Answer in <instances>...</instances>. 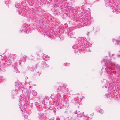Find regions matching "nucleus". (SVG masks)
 <instances>
[{"instance_id": "f257e3e1", "label": "nucleus", "mask_w": 120, "mask_h": 120, "mask_svg": "<svg viewBox=\"0 0 120 120\" xmlns=\"http://www.w3.org/2000/svg\"><path fill=\"white\" fill-rule=\"evenodd\" d=\"M101 63L104 65L102 69H105L107 72L108 78H114L116 73L115 70H117L120 71V66L112 63L109 60L103 59Z\"/></svg>"}, {"instance_id": "f03ea898", "label": "nucleus", "mask_w": 120, "mask_h": 120, "mask_svg": "<svg viewBox=\"0 0 120 120\" xmlns=\"http://www.w3.org/2000/svg\"><path fill=\"white\" fill-rule=\"evenodd\" d=\"M21 90V91L20 92H21L20 93L21 94L22 92L23 94H21V96L22 95L21 97L22 96L23 97L19 100V102L20 103V105H19V106L20 109V110L23 111V110L26 107V106L24 105L27 102V100L26 99V97H27V93L26 92H24L23 93V90L22 89Z\"/></svg>"}, {"instance_id": "7ed1b4c3", "label": "nucleus", "mask_w": 120, "mask_h": 120, "mask_svg": "<svg viewBox=\"0 0 120 120\" xmlns=\"http://www.w3.org/2000/svg\"><path fill=\"white\" fill-rule=\"evenodd\" d=\"M73 49H75V53L78 52L79 51V53H81V52L84 53L85 52L84 51L82 50L84 48L83 47V46L80 45L79 44H77L76 43L75 44L72 46Z\"/></svg>"}, {"instance_id": "20e7f679", "label": "nucleus", "mask_w": 120, "mask_h": 120, "mask_svg": "<svg viewBox=\"0 0 120 120\" xmlns=\"http://www.w3.org/2000/svg\"><path fill=\"white\" fill-rule=\"evenodd\" d=\"M67 86L65 84H63L62 86H59L57 89V91H59L61 94H67L68 93V90L66 87Z\"/></svg>"}, {"instance_id": "39448f33", "label": "nucleus", "mask_w": 120, "mask_h": 120, "mask_svg": "<svg viewBox=\"0 0 120 120\" xmlns=\"http://www.w3.org/2000/svg\"><path fill=\"white\" fill-rule=\"evenodd\" d=\"M112 5H111V3L109 2H108L107 4H106V6H110V8L112 9L113 11L112 12H115L116 13H120V7L117 8V6L115 5L114 4H112Z\"/></svg>"}, {"instance_id": "423d86ee", "label": "nucleus", "mask_w": 120, "mask_h": 120, "mask_svg": "<svg viewBox=\"0 0 120 120\" xmlns=\"http://www.w3.org/2000/svg\"><path fill=\"white\" fill-rule=\"evenodd\" d=\"M66 33L69 37L70 38H75L73 35L75 34V31L74 30L72 29L71 28L68 29Z\"/></svg>"}, {"instance_id": "0eeeda50", "label": "nucleus", "mask_w": 120, "mask_h": 120, "mask_svg": "<svg viewBox=\"0 0 120 120\" xmlns=\"http://www.w3.org/2000/svg\"><path fill=\"white\" fill-rule=\"evenodd\" d=\"M15 6L18 8V9H16V10L18 14H19L21 15H24V14L25 13V12L24 10L22 9V8H20L19 4L16 3Z\"/></svg>"}, {"instance_id": "6e6552de", "label": "nucleus", "mask_w": 120, "mask_h": 120, "mask_svg": "<svg viewBox=\"0 0 120 120\" xmlns=\"http://www.w3.org/2000/svg\"><path fill=\"white\" fill-rule=\"evenodd\" d=\"M102 84L103 85H104L103 86H102L103 88L105 87V88L107 87H108V88L109 90H112V87H111L110 88L109 87V84L108 81H107L105 79H104L103 80V81L102 82Z\"/></svg>"}, {"instance_id": "1a4fd4ad", "label": "nucleus", "mask_w": 120, "mask_h": 120, "mask_svg": "<svg viewBox=\"0 0 120 120\" xmlns=\"http://www.w3.org/2000/svg\"><path fill=\"white\" fill-rule=\"evenodd\" d=\"M47 34V36L48 38H52L54 39V38H55L56 37V34H55L54 32H50L49 33Z\"/></svg>"}, {"instance_id": "9d476101", "label": "nucleus", "mask_w": 120, "mask_h": 120, "mask_svg": "<svg viewBox=\"0 0 120 120\" xmlns=\"http://www.w3.org/2000/svg\"><path fill=\"white\" fill-rule=\"evenodd\" d=\"M73 113L75 114L77 113V116L78 117H81L82 116H85V115L83 113V112L82 113H81L79 111V112H77V111H75Z\"/></svg>"}, {"instance_id": "9b49d317", "label": "nucleus", "mask_w": 120, "mask_h": 120, "mask_svg": "<svg viewBox=\"0 0 120 120\" xmlns=\"http://www.w3.org/2000/svg\"><path fill=\"white\" fill-rule=\"evenodd\" d=\"M10 57H8L7 60H6V61H5V63L4 64V65L6 66L8 65H9L10 64L12 63V61L11 60H8L9 59H10Z\"/></svg>"}, {"instance_id": "f8f14e48", "label": "nucleus", "mask_w": 120, "mask_h": 120, "mask_svg": "<svg viewBox=\"0 0 120 120\" xmlns=\"http://www.w3.org/2000/svg\"><path fill=\"white\" fill-rule=\"evenodd\" d=\"M35 105L38 111H40L41 110V106L39 105V104L37 102H35Z\"/></svg>"}, {"instance_id": "ddd939ff", "label": "nucleus", "mask_w": 120, "mask_h": 120, "mask_svg": "<svg viewBox=\"0 0 120 120\" xmlns=\"http://www.w3.org/2000/svg\"><path fill=\"white\" fill-rule=\"evenodd\" d=\"M39 117L41 120H44L45 118V117L43 116V114L42 112H40L38 114Z\"/></svg>"}, {"instance_id": "4468645a", "label": "nucleus", "mask_w": 120, "mask_h": 120, "mask_svg": "<svg viewBox=\"0 0 120 120\" xmlns=\"http://www.w3.org/2000/svg\"><path fill=\"white\" fill-rule=\"evenodd\" d=\"M84 44L85 46V47L83 48H84V49L83 50H84V48H88V47H89V46L90 47L92 45V44H90V43L88 42L87 41Z\"/></svg>"}, {"instance_id": "2eb2a0df", "label": "nucleus", "mask_w": 120, "mask_h": 120, "mask_svg": "<svg viewBox=\"0 0 120 120\" xmlns=\"http://www.w3.org/2000/svg\"><path fill=\"white\" fill-rule=\"evenodd\" d=\"M61 102V101H58L56 102V105L58 106H59L60 109H61L62 106Z\"/></svg>"}, {"instance_id": "dca6fc26", "label": "nucleus", "mask_w": 120, "mask_h": 120, "mask_svg": "<svg viewBox=\"0 0 120 120\" xmlns=\"http://www.w3.org/2000/svg\"><path fill=\"white\" fill-rule=\"evenodd\" d=\"M76 43H78V44H79L80 45H81L82 43L81 38H79L78 39L77 41H76Z\"/></svg>"}, {"instance_id": "f3484780", "label": "nucleus", "mask_w": 120, "mask_h": 120, "mask_svg": "<svg viewBox=\"0 0 120 120\" xmlns=\"http://www.w3.org/2000/svg\"><path fill=\"white\" fill-rule=\"evenodd\" d=\"M43 58L46 61H47L49 59V57L48 55H44L43 56Z\"/></svg>"}, {"instance_id": "a211bd4d", "label": "nucleus", "mask_w": 120, "mask_h": 120, "mask_svg": "<svg viewBox=\"0 0 120 120\" xmlns=\"http://www.w3.org/2000/svg\"><path fill=\"white\" fill-rule=\"evenodd\" d=\"M90 19V18L89 17L88 18L86 17L85 18V20L86 21H87L88 22L87 23V24H90L91 23V20Z\"/></svg>"}, {"instance_id": "6ab92c4d", "label": "nucleus", "mask_w": 120, "mask_h": 120, "mask_svg": "<svg viewBox=\"0 0 120 120\" xmlns=\"http://www.w3.org/2000/svg\"><path fill=\"white\" fill-rule=\"evenodd\" d=\"M81 38V39H82V42H83L84 44L86 42H87V41L85 37H83Z\"/></svg>"}, {"instance_id": "aec40b11", "label": "nucleus", "mask_w": 120, "mask_h": 120, "mask_svg": "<svg viewBox=\"0 0 120 120\" xmlns=\"http://www.w3.org/2000/svg\"><path fill=\"white\" fill-rule=\"evenodd\" d=\"M22 29L24 31V32H26V33H31V32L29 30H28L27 29H25L24 30V29Z\"/></svg>"}, {"instance_id": "412c9836", "label": "nucleus", "mask_w": 120, "mask_h": 120, "mask_svg": "<svg viewBox=\"0 0 120 120\" xmlns=\"http://www.w3.org/2000/svg\"><path fill=\"white\" fill-rule=\"evenodd\" d=\"M112 41L113 42H114V41H115V44H119V43H120V41L118 40H116L114 39H113Z\"/></svg>"}, {"instance_id": "4be33fe9", "label": "nucleus", "mask_w": 120, "mask_h": 120, "mask_svg": "<svg viewBox=\"0 0 120 120\" xmlns=\"http://www.w3.org/2000/svg\"><path fill=\"white\" fill-rule=\"evenodd\" d=\"M12 94L13 95L16 94L17 93V92L16 90H13L12 91Z\"/></svg>"}, {"instance_id": "5701e85b", "label": "nucleus", "mask_w": 120, "mask_h": 120, "mask_svg": "<svg viewBox=\"0 0 120 120\" xmlns=\"http://www.w3.org/2000/svg\"><path fill=\"white\" fill-rule=\"evenodd\" d=\"M55 1H57V3L60 2L61 3H64V1H66V0H55Z\"/></svg>"}, {"instance_id": "b1692460", "label": "nucleus", "mask_w": 120, "mask_h": 120, "mask_svg": "<svg viewBox=\"0 0 120 120\" xmlns=\"http://www.w3.org/2000/svg\"><path fill=\"white\" fill-rule=\"evenodd\" d=\"M27 70H28L29 71H34L33 68L32 67H30L27 68Z\"/></svg>"}, {"instance_id": "393cba45", "label": "nucleus", "mask_w": 120, "mask_h": 120, "mask_svg": "<svg viewBox=\"0 0 120 120\" xmlns=\"http://www.w3.org/2000/svg\"><path fill=\"white\" fill-rule=\"evenodd\" d=\"M29 27L27 25H24L23 26V27H22V29H24V30L25 29H27Z\"/></svg>"}, {"instance_id": "a878e982", "label": "nucleus", "mask_w": 120, "mask_h": 120, "mask_svg": "<svg viewBox=\"0 0 120 120\" xmlns=\"http://www.w3.org/2000/svg\"><path fill=\"white\" fill-rule=\"evenodd\" d=\"M97 111L100 113L102 114L103 112V110L101 109H99V110H98Z\"/></svg>"}, {"instance_id": "bb28decb", "label": "nucleus", "mask_w": 120, "mask_h": 120, "mask_svg": "<svg viewBox=\"0 0 120 120\" xmlns=\"http://www.w3.org/2000/svg\"><path fill=\"white\" fill-rule=\"evenodd\" d=\"M28 115H26V114L24 116V119L25 120H27V118L28 117Z\"/></svg>"}, {"instance_id": "cd10ccee", "label": "nucleus", "mask_w": 120, "mask_h": 120, "mask_svg": "<svg viewBox=\"0 0 120 120\" xmlns=\"http://www.w3.org/2000/svg\"><path fill=\"white\" fill-rule=\"evenodd\" d=\"M42 64H43V65H45V66L46 67H47L48 66H47V64H46L45 62V61H43L42 62Z\"/></svg>"}, {"instance_id": "c85d7f7f", "label": "nucleus", "mask_w": 120, "mask_h": 120, "mask_svg": "<svg viewBox=\"0 0 120 120\" xmlns=\"http://www.w3.org/2000/svg\"><path fill=\"white\" fill-rule=\"evenodd\" d=\"M27 57V56L26 55L23 56V61L24 62L26 61V58Z\"/></svg>"}, {"instance_id": "c756f323", "label": "nucleus", "mask_w": 120, "mask_h": 120, "mask_svg": "<svg viewBox=\"0 0 120 120\" xmlns=\"http://www.w3.org/2000/svg\"><path fill=\"white\" fill-rule=\"evenodd\" d=\"M5 80V79H3V78L1 77L0 78V82H2L3 81Z\"/></svg>"}, {"instance_id": "7c9ffc66", "label": "nucleus", "mask_w": 120, "mask_h": 120, "mask_svg": "<svg viewBox=\"0 0 120 120\" xmlns=\"http://www.w3.org/2000/svg\"><path fill=\"white\" fill-rule=\"evenodd\" d=\"M68 26V25L67 24H65L64 25V29H66L67 28Z\"/></svg>"}, {"instance_id": "2f4dec72", "label": "nucleus", "mask_w": 120, "mask_h": 120, "mask_svg": "<svg viewBox=\"0 0 120 120\" xmlns=\"http://www.w3.org/2000/svg\"><path fill=\"white\" fill-rule=\"evenodd\" d=\"M16 63H15L13 64L12 65V66L14 67V69H15V67L16 66Z\"/></svg>"}, {"instance_id": "473e14b6", "label": "nucleus", "mask_w": 120, "mask_h": 120, "mask_svg": "<svg viewBox=\"0 0 120 120\" xmlns=\"http://www.w3.org/2000/svg\"><path fill=\"white\" fill-rule=\"evenodd\" d=\"M22 59H20L19 60V63L20 65L21 64V62H22Z\"/></svg>"}, {"instance_id": "72a5a7b5", "label": "nucleus", "mask_w": 120, "mask_h": 120, "mask_svg": "<svg viewBox=\"0 0 120 120\" xmlns=\"http://www.w3.org/2000/svg\"><path fill=\"white\" fill-rule=\"evenodd\" d=\"M75 101V102L77 103H78L79 102V101L77 99H74Z\"/></svg>"}, {"instance_id": "f704fd0d", "label": "nucleus", "mask_w": 120, "mask_h": 120, "mask_svg": "<svg viewBox=\"0 0 120 120\" xmlns=\"http://www.w3.org/2000/svg\"><path fill=\"white\" fill-rule=\"evenodd\" d=\"M86 50L87 51H88L89 52H91V51L90 50V49H89L88 48H87L86 49Z\"/></svg>"}, {"instance_id": "c9c22d12", "label": "nucleus", "mask_w": 120, "mask_h": 120, "mask_svg": "<svg viewBox=\"0 0 120 120\" xmlns=\"http://www.w3.org/2000/svg\"><path fill=\"white\" fill-rule=\"evenodd\" d=\"M30 2H31V3L30 4H31V5L33 4H34V3H33V2L32 0L30 1V2H29L30 3Z\"/></svg>"}, {"instance_id": "e433bc0d", "label": "nucleus", "mask_w": 120, "mask_h": 120, "mask_svg": "<svg viewBox=\"0 0 120 120\" xmlns=\"http://www.w3.org/2000/svg\"><path fill=\"white\" fill-rule=\"evenodd\" d=\"M41 73H39V72H38V73H37L36 74L37 75H38V76H39L40 75V74H41Z\"/></svg>"}, {"instance_id": "4c0bfd02", "label": "nucleus", "mask_w": 120, "mask_h": 120, "mask_svg": "<svg viewBox=\"0 0 120 120\" xmlns=\"http://www.w3.org/2000/svg\"><path fill=\"white\" fill-rule=\"evenodd\" d=\"M89 117H87V118H85V120H88V119H89Z\"/></svg>"}, {"instance_id": "58836bf2", "label": "nucleus", "mask_w": 120, "mask_h": 120, "mask_svg": "<svg viewBox=\"0 0 120 120\" xmlns=\"http://www.w3.org/2000/svg\"><path fill=\"white\" fill-rule=\"evenodd\" d=\"M89 33H90L89 32H88L87 33H86L87 35L88 36L89 35Z\"/></svg>"}, {"instance_id": "ea45409f", "label": "nucleus", "mask_w": 120, "mask_h": 120, "mask_svg": "<svg viewBox=\"0 0 120 120\" xmlns=\"http://www.w3.org/2000/svg\"><path fill=\"white\" fill-rule=\"evenodd\" d=\"M28 79V78L27 77H26L25 78V79Z\"/></svg>"}, {"instance_id": "a19ab883", "label": "nucleus", "mask_w": 120, "mask_h": 120, "mask_svg": "<svg viewBox=\"0 0 120 120\" xmlns=\"http://www.w3.org/2000/svg\"><path fill=\"white\" fill-rule=\"evenodd\" d=\"M67 64H68V63H65H65H64V66L65 65V66H66V65H67Z\"/></svg>"}, {"instance_id": "79ce46f5", "label": "nucleus", "mask_w": 120, "mask_h": 120, "mask_svg": "<svg viewBox=\"0 0 120 120\" xmlns=\"http://www.w3.org/2000/svg\"><path fill=\"white\" fill-rule=\"evenodd\" d=\"M17 82H15V85L16 86V85H17Z\"/></svg>"}, {"instance_id": "37998d69", "label": "nucleus", "mask_w": 120, "mask_h": 120, "mask_svg": "<svg viewBox=\"0 0 120 120\" xmlns=\"http://www.w3.org/2000/svg\"><path fill=\"white\" fill-rule=\"evenodd\" d=\"M8 3V1H6V2H5V4H6Z\"/></svg>"}, {"instance_id": "c03bdc74", "label": "nucleus", "mask_w": 120, "mask_h": 120, "mask_svg": "<svg viewBox=\"0 0 120 120\" xmlns=\"http://www.w3.org/2000/svg\"><path fill=\"white\" fill-rule=\"evenodd\" d=\"M114 92H115V91L114 90ZM114 92H114L113 91V92H112V93L113 94V93H114Z\"/></svg>"}, {"instance_id": "a18cd8bd", "label": "nucleus", "mask_w": 120, "mask_h": 120, "mask_svg": "<svg viewBox=\"0 0 120 120\" xmlns=\"http://www.w3.org/2000/svg\"><path fill=\"white\" fill-rule=\"evenodd\" d=\"M49 120H54L52 119H51Z\"/></svg>"}, {"instance_id": "49530a36", "label": "nucleus", "mask_w": 120, "mask_h": 120, "mask_svg": "<svg viewBox=\"0 0 120 120\" xmlns=\"http://www.w3.org/2000/svg\"><path fill=\"white\" fill-rule=\"evenodd\" d=\"M94 115V113H93L92 114H91V115L92 116H93Z\"/></svg>"}, {"instance_id": "de8ad7c7", "label": "nucleus", "mask_w": 120, "mask_h": 120, "mask_svg": "<svg viewBox=\"0 0 120 120\" xmlns=\"http://www.w3.org/2000/svg\"><path fill=\"white\" fill-rule=\"evenodd\" d=\"M85 0V2H87V1H86L87 0Z\"/></svg>"}, {"instance_id": "09e8293b", "label": "nucleus", "mask_w": 120, "mask_h": 120, "mask_svg": "<svg viewBox=\"0 0 120 120\" xmlns=\"http://www.w3.org/2000/svg\"><path fill=\"white\" fill-rule=\"evenodd\" d=\"M18 73H20V72L19 71H18Z\"/></svg>"}, {"instance_id": "8fccbe9b", "label": "nucleus", "mask_w": 120, "mask_h": 120, "mask_svg": "<svg viewBox=\"0 0 120 120\" xmlns=\"http://www.w3.org/2000/svg\"><path fill=\"white\" fill-rule=\"evenodd\" d=\"M56 120H59L57 118L56 119Z\"/></svg>"}, {"instance_id": "3c124183", "label": "nucleus", "mask_w": 120, "mask_h": 120, "mask_svg": "<svg viewBox=\"0 0 120 120\" xmlns=\"http://www.w3.org/2000/svg\"><path fill=\"white\" fill-rule=\"evenodd\" d=\"M87 115H86V117H87Z\"/></svg>"}, {"instance_id": "603ef678", "label": "nucleus", "mask_w": 120, "mask_h": 120, "mask_svg": "<svg viewBox=\"0 0 120 120\" xmlns=\"http://www.w3.org/2000/svg\"><path fill=\"white\" fill-rule=\"evenodd\" d=\"M116 82H117V83H118V82H117V81H116Z\"/></svg>"}, {"instance_id": "864d4df0", "label": "nucleus", "mask_w": 120, "mask_h": 120, "mask_svg": "<svg viewBox=\"0 0 120 120\" xmlns=\"http://www.w3.org/2000/svg\"><path fill=\"white\" fill-rule=\"evenodd\" d=\"M32 94L33 95H34L33 94V93H32Z\"/></svg>"}, {"instance_id": "5fc2aeb1", "label": "nucleus", "mask_w": 120, "mask_h": 120, "mask_svg": "<svg viewBox=\"0 0 120 120\" xmlns=\"http://www.w3.org/2000/svg\"><path fill=\"white\" fill-rule=\"evenodd\" d=\"M21 30H20V32H21Z\"/></svg>"}, {"instance_id": "6e6d98bb", "label": "nucleus", "mask_w": 120, "mask_h": 120, "mask_svg": "<svg viewBox=\"0 0 120 120\" xmlns=\"http://www.w3.org/2000/svg\"><path fill=\"white\" fill-rule=\"evenodd\" d=\"M70 64V63H69L68 64Z\"/></svg>"}, {"instance_id": "4d7b16f0", "label": "nucleus", "mask_w": 120, "mask_h": 120, "mask_svg": "<svg viewBox=\"0 0 120 120\" xmlns=\"http://www.w3.org/2000/svg\"><path fill=\"white\" fill-rule=\"evenodd\" d=\"M1 82H0V83Z\"/></svg>"}]
</instances>
